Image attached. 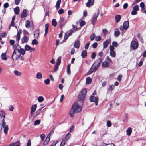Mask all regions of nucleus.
<instances>
[{
  "label": "nucleus",
  "instance_id": "obj_1",
  "mask_svg": "<svg viewBox=\"0 0 146 146\" xmlns=\"http://www.w3.org/2000/svg\"><path fill=\"white\" fill-rule=\"evenodd\" d=\"M82 109V107L80 106L77 103H74L72 106L71 110L70 112V115L71 117H72L74 115L75 113H78Z\"/></svg>",
  "mask_w": 146,
  "mask_h": 146
},
{
  "label": "nucleus",
  "instance_id": "obj_2",
  "mask_svg": "<svg viewBox=\"0 0 146 146\" xmlns=\"http://www.w3.org/2000/svg\"><path fill=\"white\" fill-rule=\"evenodd\" d=\"M101 62L102 60L100 58H98L95 61L90 68V70H91V72H93L96 70Z\"/></svg>",
  "mask_w": 146,
  "mask_h": 146
},
{
  "label": "nucleus",
  "instance_id": "obj_3",
  "mask_svg": "<svg viewBox=\"0 0 146 146\" xmlns=\"http://www.w3.org/2000/svg\"><path fill=\"white\" fill-rule=\"evenodd\" d=\"M87 90L85 89H83L80 92L78 96V99L80 101H83L84 100L86 96Z\"/></svg>",
  "mask_w": 146,
  "mask_h": 146
},
{
  "label": "nucleus",
  "instance_id": "obj_4",
  "mask_svg": "<svg viewBox=\"0 0 146 146\" xmlns=\"http://www.w3.org/2000/svg\"><path fill=\"white\" fill-rule=\"evenodd\" d=\"M72 26L73 29H71L70 31H68L65 34L64 36V39L65 40H66L68 38L69 36L71 35L72 33L75 32L77 29V28L76 27H75L73 25H72Z\"/></svg>",
  "mask_w": 146,
  "mask_h": 146
},
{
  "label": "nucleus",
  "instance_id": "obj_5",
  "mask_svg": "<svg viewBox=\"0 0 146 146\" xmlns=\"http://www.w3.org/2000/svg\"><path fill=\"white\" fill-rule=\"evenodd\" d=\"M129 22L127 21L123 23V26H121L120 27L119 29L121 31H123L124 30H126L129 28Z\"/></svg>",
  "mask_w": 146,
  "mask_h": 146
},
{
  "label": "nucleus",
  "instance_id": "obj_6",
  "mask_svg": "<svg viewBox=\"0 0 146 146\" xmlns=\"http://www.w3.org/2000/svg\"><path fill=\"white\" fill-rule=\"evenodd\" d=\"M139 46L138 42L135 41H132L131 43V47L133 50H136L137 48Z\"/></svg>",
  "mask_w": 146,
  "mask_h": 146
},
{
  "label": "nucleus",
  "instance_id": "obj_7",
  "mask_svg": "<svg viewBox=\"0 0 146 146\" xmlns=\"http://www.w3.org/2000/svg\"><path fill=\"white\" fill-rule=\"evenodd\" d=\"M99 14V10H98L97 11V12L96 13H95L93 15L92 18V22L93 24L94 25L96 21L97 18Z\"/></svg>",
  "mask_w": 146,
  "mask_h": 146
},
{
  "label": "nucleus",
  "instance_id": "obj_8",
  "mask_svg": "<svg viewBox=\"0 0 146 146\" xmlns=\"http://www.w3.org/2000/svg\"><path fill=\"white\" fill-rule=\"evenodd\" d=\"M90 101L91 102H94L96 106H97L98 105V97L92 96L90 97Z\"/></svg>",
  "mask_w": 146,
  "mask_h": 146
},
{
  "label": "nucleus",
  "instance_id": "obj_9",
  "mask_svg": "<svg viewBox=\"0 0 146 146\" xmlns=\"http://www.w3.org/2000/svg\"><path fill=\"white\" fill-rule=\"evenodd\" d=\"M17 50V48H15L14 49V50L13 52V54L12 56V58L13 60H16L19 58V55H17L16 52Z\"/></svg>",
  "mask_w": 146,
  "mask_h": 146
},
{
  "label": "nucleus",
  "instance_id": "obj_10",
  "mask_svg": "<svg viewBox=\"0 0 146 146\" xmlns=\"http://www.w3.org/2000/svg\"><path fill=\"white\" fill-rule=\"evenodd\" d=\"M2 127L4 128V133L5 134H7L9 128L8 126L5 125V123L4 121H3L2 122Z\"/></svg>",
  "mask_w": 146,
  "mask_h": 146
},
{
  "label": "nucleus",
  "instance_id": "obj_11",
  "mask_svg": "<svg viewBox=\"0 0 146 146\" xmlns=\"http://www.w3.org/2000/svg\"><path fill=\"white\" fill-rule=\"evenodd\" d=\"M25 48L26 51H30V52H31L32 51H35L36 50L35 48L31 47L28 45H26Z\"/></svg>",
  "mask_w": 146,
  "mask_h": 146
},
{
  "label": "nucleus",
  "instance_id": "obj_12",
  "mask_svg": "<svg viewBox=\"0 0 146 146\" xmlns=\"http://www.w3.org/2000/svg\"><path fill=\"white\" fill-rule=\"evenodd\" d=\"M111 40L110 39H108L106 41L103 42V48L104 49L106 48L108 46L109 43H110Z\"/></svg>",
  "mask_w": 146,
  "mask_h": 146
},
{
  "label": "nucleus",
  "instance_id": "obj_13",
  "mask_svg": "<svg viewBox=\"0 0 146 146\" xmlns=\"http://www.w3.org/2000/svg\"><path fill=\"white\" fill-rule=\"evenodd\" d=\"M5 114L3 111H0V120H2L3 121L4 120Z\"/></svg>",
  "mask_w": 146,
  "mask_h": 146
},
{
  "label": "nucleus",
  "instance_id": "obj_14",
  "mask_svg": "<svg viewBox=\"0 0 146 146\" xmlns=\"http://www.w3.org/2000/svg\"><path fill=\"white\" fill-rule=\"evenodd\" d=\"M94 0H88V2L86 3V5L88 7H90V6L93 5Z\"/></svg>",
  "mask_w": 146,
  "mask_h": 146
},
{
  "label": "nucleus",
  "instance_id": "obj_15",
  "mask_svg": "<svg viewBox=\"0 0 146 146\" xmlns=\"http://www.w3.org/2000/svg\"><path fill=\"white\" fill-rule=\"evenodd\" d=\"M37 106L36 104H34L32 106L30 111V114L31 115H32L33 113L36 111L37 108Z\"/></svg>",
  "mask_w": 146,
  "mask_h": 146
},
{
  "label": "nucleus",
  "instance_id": "obj_16",
  "mask_svg": "<svg viewBox=\"0 0 146 146\" xmlns=\"http://www.w3.org/2000/svg\"><path fill=\"white\" fill-rule=\"evenodd\" d=\"M17 50L18 51V52L20 53L22 55H24L25 52V50L21 48H20V49H17Z\"/></svg>",
  "mask_w": 146,
  "mask_h": 146
},
{
  "label": "nucleus",
  "instance_id": "obj_17",
  "mask_svg": "<svg viewBox=\"0 0 146 146\" xmlns=\"http://www.w3.org/2000/svg\"><path fill=\"white\" fill-rule=\"evenodd\" d=\"M29 40V37L26 36H24L21 38V41L22 43L23 44L24 43H27Z\"/></svg>",
  "mask_w": 146,
  "mask_h": 146
},
{
  "label": "nucleus",
  "instance_id": "obj_18",
  "mask_svg": "<svg viewBox=\"0 0 146 146\" xmlns=\"http://www.w3.org/2000/svg\"><path fill=\"white\" fill-rule=\"evenodd\" d=\"M39 31L38 29H37L35 30L34 33V37L35 38H37L39 36Z\"/></svg>",
  "mask_w": 146,
  "mask_h": 146
},
{
  "label": "nucleus",
  "instance_id": "obj_19",
  "mask_svg": "<svg viewBox=\"0 0 146 146\" xmlns=\"http://www.w3.org/2000/svg\"><path fill=\"white\" fill-rule=\"evenodd\" d=\"M120 34V32L118 29H116L114 31V36L115 37H118Z\"/></svg>",
  "mask_w": 146,
  "mask_h": 146
},
{
  "label": "nucleus",
  "instance_id": "obj_20",
  "mask_svg": "<svg viewBox=\"0 0 146 146\" xmlns=\"http://www.w3.org/2000/svg\"><path fill=\"white\" fill-rule=\"evenodd\" d=\"M27 10L26 9H24L23 11V12L21 14V17L22 18H24L26 17L27 16Z\"/></svg>",
  "mask_w": 146,
  "mask_h": 146
},
{
  "label": "nucleus",
  "instance_id": "obj_21",
  "mask_svg": "<svg viewBox=\"0 0 146 146\" xmlns=\"http://www.w3.org/2000/svg\"><path fill=\"white\" fill-rule=\"evenodd\" d=\"M115 18L116 22L118 23L120 21L121 18V16L120 15H117L115 16Z\"/></svg>",
  "mask_w": 146,
  "mask_h": 146
},
{
  "label": "nucleus",
  "instance_id": "obj_22",
  "mask_svg": "<svg viewBox=\"0 0 146 146\" xmlns=\"http://www.w3.org/2000/svg\"><path fill=\"white\" fill-rule=\"evenodd\" d=\"M64 19L63 17H62L60 18V20L59 21V23L61 25V28L63 25L64 24Z\"/></svg>",
  "mask_w": 146,
  "mask_h": 146
},
{
  "label": "nucleus",
  "instance_id": "obj_23",
  "mask_svg": "<svg viewBox=\"0 0 146 146\" xmlns=\"http://www.w3.org/2000/svg\"><path fill=\"white\" fill-rule=\"evenodd\" d=\"M7 52V50H6L5 53H3L1 55V58L3 60H6L7 59V58L6 56V53Z\"/></svg>",
  "mask_w": 146,
  "mask_h": 146
},
{
  "label": "nucleus",
  "instance_id": "obj_24",
  "mask_svg": "<svg viewBox=\"0 0 146 146\" xmlns=\"http://www.w3.org/2000/svg\"><path fill=\"white\" fill-rule=\"evenodd\" d=\"M80 45V43L79 41H77L74 44V47L77 49L78 48Z\"/></svg>",
  "mask_w": 146,
  "mask_h": 146
},
{
  "label": "nucleus",
  "instance_id": "obj_25",
  "mask_svg": "<svg viewBox=\"0 0 146 146\" xmlns=\"http://www.w3.org/2000/svg\"><path fill=\"white\" fill-rule=\"evenodd\" d=\"M50 140V138L48 137H47L44 142V143L43 144V145L44 146L45 145H47L48 142Z\"/></svg>",
  "mask_w": 146,
  "mask_h": 146
},
{
  "label": "nucleus",
  "instance_id": "obj_26",
  "mask_svg": "<svg viewBox=\"0 0 146 146\" xmlns=\"http://www.w3.org/2000/svg\"><path fill=\"white\" fill-rule=\"evenodd\" d=\"M132 132V129L131 127L129 128L126 131L127 135L129 136Z\"/></svg>",
  "mask_w": 146,
  "mask_h": 146
},
{
  "label": "nucleus",
  "instance_id": "obj_27",
  "mask_svg": "<svg viewBox=\"0 0 146 146\" xmlns=\"http://www.w3.org/2000/svg\"><path fill=\"white\" fill-rule=\"evenodd\" d=\"M36 77L37 79H41L42 77V73L40 72H37L36 74Z\"/></svg>",
  "mask_w": 146,
  "mask_h": 146
},
{
  "label": "nucleus",
  "instance_id": "obj_28",
  "mask_svg": "<svg viewBox=\"0 0 146 146\" xmlns=\"http://www.w3.org/2000/svg\"><path fill=\"white\" fill-rule=\"evenodd\" d=\"M14 10L15 13L17 15L19 14L20 9L19 7L18 6L16 8L14 9Z\"/></svg>",
  "mask_w": 146,
  "mask_h": 146
},
{
  "label": "nucleus",
  "instance_id": "obj_29",
  "mask_svg": "<svg viewBox=\"0 0 146 146\" xmlns=\"http://www.w3.org/2000/svg\"><path fill=\"white\" fill-rule=\"evenodd\" d=\"M61 3V0H58L56 2V7L57 10L60 7V5Z\"/></svg>",
  "mask_w": 146,
  "mask_h": 146
},
{
  "label": "nucleus",
  "instance_id": "obj_30",
  "mask_svg": "<svg viewBox=\"0 0 146 146\" xmlns=\"http://www.w3.org/2000/svg\"><path fill=\"white\" fill-rule=\"evenodd\" d=\"M21 33V31H18L17 33L16 39L17 41H18V42H19V41L20 39Z\"/></svg>",
  "mask_w": 146,
  "mask_h": 146
},
{
  "label": "nucleus",
  "instance_id": "obj_31",
  "mask_svg": "<svg viewBox=\"0 0 146 146\" xmlns=\"http://www.w3.org/2000/svg\"><path fill=\"white\" fill-rule=\"evenodd\" d=\"M109 66V62L106 61H104L103 62L102 64V66L104 67H108Z\"/></svg>",
  "mask_w": 146,
  "mask_h": 146
},
{
  "label": "nucleus",
  "instance_id": "obj_32",
  "mask_svg": "<svg viewBox=\"0 0 146 146\" xmlns=\"http://www.w3.org/2000/svg\"><path fill=\"white\" fill-rule=\"evenodd\" d=\"M81 56L82 58H85L87 55V52L86 50H83L81 53Z\"/></svg>",
  "mask_w": 146,
  "mask_h": 146
},
{
  "label": "nucleus",
  "instance_id": "obj_33",
  "mask_svg": "<svg viewBox=\"0 0 146 146\" xmlns=\"http://www.w3.org/2000/svg\"><path fill=\"white\" fill-rule=\"evenodd\" d=\"M37 100L39 102L41 103L44 101V98L42 96H40L38 97Z\"/></svg>",
  "mask_w": 146,
  "mask_h": 146
},
{
  "label": "nucleus",
  "instance_id": "obj_34",
  "mask_svg": "<svg viewBox=\"0 0 146 146\" xmlns=\"http://www.w3.org/2000/svg\"><path fill=\"white\" fill-rule=\"evenodd\" d=\"M19 141H17L14 143H12L9 145V146H19Z\"/></svg>",
  "mask_w": 146,
  "mask_h": 146
},
{
  "label": "nucleus",
  "instance_id": "obj_35",
  "mask_svg": "<svg viewBox=\"0 0 146 146\" xmlns=\"http://www.w3.org/2000/svg\"><path fill=\"white\" fill-rule=\"evenodd\" d=\"M91 82V79L89 77H88L86 78V83L88 84H89Z\"/></svg>",
  "mask_w": 146,
  "mask_h": 146
},
{
  "label": "nucleus",
  "instance_id": "obj_36",
  "mask_svg": "<svg viewBox=\"0 0 146 146\" xmlns=\"http://www.w3.org/2000/svg\"><path fill=\"white\" fill-rule=\"evenodd\" d=\"M70 65L68 64L67 67V72L68 74H70Z\"/></svg>",
  "mask_w": 146,
  "mask_h": 146
},
{
  "label": "nucleus",
  "instance_id": "obj_37",
  "mask_svg": "<svg viewBox=\"0 0 146 146\" xmlns=\"http://www.w3.org/2000/svg\"><path fill=\"white\" fill-rule=\"evenodd\" d=\"M71 136V134L70 133H68L66 135L65 138L66 141H67L69 139L70 137Z\"/></svg>",
  "mask_w": 146,
  "mask_h": 146
},
{
  "label": "nucleus",
  "instance_id": "obj_38",
  "mask_svg": "<svg viewBox=\"0 0 146 146\" xmlns=\"http://www.w3.org/2000/svg\"><path fill=\"white\" fill-rule=\"evenodd\" d=\"M31 44H32L33 45H37L38 44V42L36 39H34L32 41Z\"/></svg>",
  "mask_w": 146,
  "mask_h": 146
},
{
  "label": "nucleus",
  "instance_id": "obj_39",
  "mask_svg": "<svg viewBox=\"0 0 146 146\" xmlns=\"http://www.w3.org/2000/svg\"><path fill=\"white\" fill-rule=\"evenodd\" d=\"M25 26L27 28H29L30 27V22L29 20H27L25 22Z\"/></svg>",
  "mask_w": 146,
  "mask_h": 146
},
{
  "label": "nucleus",
  "instance_id": "obj_40",
  "mask_svg": "<svg viewBox=\"0 0 146 146\" xmlns=\"http://www.w3.org/2000/svg\"><path fill=\"white\" fill-rule=\"evenodd\" d=\"M52 24L54 27H55L57 25V22L56 20L55 19H53L52 21Z\"/></svg>",
  "mask_w": 146,
  "mask_h": 146
},
{
  "label": "nucleus",
  "instance_id": "obj_41",
  "mask_svg": "<svg viewBox=\"0 0 146 146\" xmlns=\"http://www.w3.org/2000/svg\"><path fill=\"white\" fill-rule=\"evenodd\" d=\"M14 73L16 75L19 76H20L21 74V72L17 70H15L14 71Z\"/></svg>",
  "mask_w": 146,
  "mask_h": 146
},
{
  "label": "nucleus",
  "instance_id": "obj_42",
  "mask_svg": "<svg viewBox=\"0 0 146 146\" xmlns=\"http://www.w3.org/2000/svg\"><path fill=\"white\" fill-rule=\"evenodd\" d=\"M110 56L112 57H114L116 55V54L114 51L110 52Z\"/></svg>",
  "mask_w": 146,
  "mask_h": 146
},
{
  "label": "nucleus",
  "instance_id": "obj_43",
  "mask_svg": "<svg viewBox=\"0 0 146 146\" xmlns=\"http://www.w3.org/2000/svg\"><path fill=\"white\" fill-rule=\"evenodd\" d=\"M133 10L138 11L139 10V6L138 5H136L133 7Z\"/></svg>",
  "mask_w": 146,
  "mask_h": 146
},
{
  "label": "nucleus",
  "instance_id": "obj_44",
  "mask_svg": "<svg viewBox=\"0 0 146 146\" xmlns=\"http://www.w3.org/2000/svg\"><path fill=\"white\" fill-rule=\"evenodd\" d=\"M42 108H40L36 112V116L38 115L40 113L42 112Z\"/></svg>",
  "mask_w": 146,
  "mask_h": 146
},
{
  "label": "nucleus",
  "instance_id": "obj_45",
  "mask_svg": "<svg viewBox=\"0 0 146 146\" xmlns=\"http://www.w3.org/2000/svg\"><path fill=\"white\" fill-rule=\"evenodd\" d=\"M66 141L65 140V139H63L62 141L60 146H64L65 144Z\"/></svg>",
  "mask_w": 146,
  "mask_h": 146
},
{
  "label": "nucleus",
  "instance_id": "obj_46",
  "mask_svg": "<svg viewBox=\"0 0 146 146\" xmlns=\"http://www.w3.org/2000/svg\"><path fill=\"white\" fill-rule=\"evenodd\" d=\"M102 146H115V145L113 143L106 144L104 143H103L102 144Z\"/></svg>",
  "mask_w": 146,
  "mask_h": 146
},
{
  "label": "nucleus",
  "instance_id": "obj_47",
  "mask_svg": "<svg viewBox=\"0 0 146 146\" xmlns=\"http://www.w3.org/2000/svg\"><path fill=\"white\" fill-rule=\"evenodd\" d=\"M40 123V120H37L35 121L34 123L35 125H39Z\"/></svg>",
  "mask_w": 146,
  "mask_h": 146
},
{
  "label": "nucleus",
  "instance_id": "obj_48",
  "mask_svg": "<svg viewBox=\"0 0 146 146\" xmlns=\"http://www.w3.org/2000/svg\"><path fill=\"white\" fill-rule=\"evenodd\" d=\"M96 36L94 33H93L90 36V40L91 41L93 40Z\"/></svg>",
  "mask_w": 146,
  "mask_h": 146
},
{
  "label": "nucleus",
  "instance_id": "obj_49",
  "mask_svg": "<svg viewBox=\"0 0 146 146\" xmlns=\"http://www.w3.org/2000/svg\"><path fill=\"white\" fill-rule=\"evenodd\" d=\"M111 122L109 121L108 120L107 122V126L108 127H110L111 126Z\"/></svg>",
  "mask_w": 146,
  "mask_h": 146
},
{
  "label": "nucleus",
  "instance_id": "obj_50",
  "mask_svg": "<svg viewBox=\"0 0 146 146\" xmlns=\"http://www.w3.org/2000/svg\"><path fill=\"white\" fill-rule=\"evenodd\" d=\"M106 59L107 61L108 62L110 63H112L113 62L112 60L109 56H107Z\"/></svg>",
  "mask_w": 146,
  "mask_h": 146
},
{
  "label": "nucleus",
  "instance_id": "obj_51",
  "mask_svg": "<svg viewBox=\"0 0 146 146\" xmlns=\"http://www.w3.org/2000/svg\"><path fill=\"white\" fill-rule=\"evenodd\" d=\"M140 7L142 8V9H145V8H144L145 5L144 3L143 2H141L140 3Z\"/></svg>",
  "mask_w": 146,
  "mask_h": 146
},
{
  "label": "nucleus",
  "instance_id": "obj_52",
  "mask_svg": "<svg viewBox=\"0 0 146 146\" xmlns=\"http://www.w3.org/2000/svg\"><path fill=\"white\" fill-rule=\"evenodd\" d=\"M115 88V86L113 85H111L108 88V90L110 91H112Z\"/></svg>",
  "mask_w": 146,
  "mask_h": 146
},
{
  "label": "nucleus",
  "instance_id": "obj_53",
  "mask_svg": "<svg viewBox=\"0 0 146 146\" xmlns=\"http://www.w3.org/2000/svg\"><path fill=\"white\" fill-rule=\"evenodd\" d=\"M112 46L117 47L118 45V43L116 41H113L112 43Z\"/></svg>",
  "mask_w": 146,
  "mask_h": 146
},
{
  "label": "nucleus",
  "instance_id": "obj_54",
  "mask_svg": "<svg viewBox=\"0 0 146 146\" xmlns=\"http://www.w3.org/2000/svg\"><path fill=\"white\" fill-rule=\"evenodd\" d=\"M9 108L10 111H13L14 109L13 106L12 105H10L9 107Z\"/></svg>",
  "mask_w": 146,
  "mask_h": 146
},
{
  "label": "nucleus",
  "instance_id": "obj_55",
  "mask_svg": "<svg viewBox=\"0 0 146 146\" xmlns=\"http://www.w3.org/2000/svg\"><path fill=\"white\" fill-rule=\"evenodd\" d=\"M58 142V141L57 140L55 141L52 143L50 146H55Z\"/></svg>",
  "mask_w": 146,
  "mask_h": 146
},
{
  "label": "nucleus",
  "instance_id": "obj_56",
  "mask_svg": "<svg viewBox=\"0 0 146 146\" xmlns=\"http://www.w3.org/2000/svg\"><path fill=\"white\" fill-rule=\"evenodd\" d=\"M64 12V10L63 9H60L58 10V13L59 14H62Z\"/></svg>",
  "mask_w": 146,
  "mask_h": 146
},
{
  "label": "nucleus",
  "instance_id": "obj_57",
  "mask_svg": "<svg viewBox=\"0 0 146 146\" xmlns=\"http://www.w3.org/2000/svg\"><path fill=\"white\" fill-rule=\"evenodd\" d=\"M61 59L60 58H58L57 59V61L56 63V64H57V65H59L61 63Z\"/></svg>",
  "mask_w": 146,
  "mask_h": 146
},
{
  "label": "nucleus",
  "instance_id": "obj_58",
  "mask_svg": "<svg viewBox=\"0 0 146 146\" xmlns=\"http://www.w3.org/2000/svg\"><path fill=\"white\" fill-rule=\"evenodd\" d=\"M44 83L46 85H48L50 83V80L48 78L46 80H44Z\"/></svg>",
  "mask_w": 146,
  "mask_h": 146
},
{
  "label": "nucleus",
  "instance_id": "obj_59",
  "mask_svg": "<svg viewBox=\"0 0 146 146\" xmlns=\"http://www.w3.org/2000/svg\"><path fill=\"white\" fill-rule=\"evenodd\" d=\"M7 34L6 33L3 32L0 34V35L2 37H5L6 36Z\"/></svg>",
  "mask_w": 146,
  "mask_h": 146
},
{
  "label": "nucleus",
  "instance_id": "obj_60",
  "mask_svg": "<svg viewBox=\"0 0 146 146\" xmlns=\"http://www.w3.org/2000/svg\"><path fill=\"white\" fill-rule=\"evenodd\" d=\"M45 31L48 32L49 27V25L48 24H46L45 25Z\"/></svg>",
  "mask_w": 146,
  "mask_h": 146
},
{
  "label": "nucleus",
  "instance_id": "obj_61",
  "mask_svg": "<svg viewBox=\"0 0 146 146\" xmlns=\"http://www.w3.org/2000/svg\"><path fill=\"white\" fill-rule=\"evenodd\" d=\"M101 39V37L100 36H97L96 37L95 40L96 41H99Z\"/></svg>",
  "mask_w": 146,
  "mask_h": 146
},
{
  "label": "nucleus",
  "instance_id": "obj_62",
  "mask_svg": "<svg viewBox=\"0 0 146 146\" xmlns=\"http://www.w3.org/2000/svg\"><path fill=\"white\" fill-rule=\"evenodd\" d=\"M9 42L10 44L12 46H13L15 43V41L14 40H10L9 41Z\"/></svg>",
  "mask_w": 146,
  "mask_h": 146
},
{
  "label": "nucleus",
  "instance_id": "obj_63",
  "mask_svg": "<svg viewBox=\"0 0 146 146\" xmlns=\"http://www.w3.org/2000/svg\"><path fill=\"white\" fill-rule=\"evenodd\" d=\"M122 76L120 74L119 75L117 78V80L119 81H120L121 80Z\"/></svg>",
  "mask_w": 146,
  "mask_h": 146
},
{
  "label": "nucleus",
  "instance_id": "obj_64",
  "mask_svg": "<svg viewBox=\"0 0 146 146\" xmlns=\"http://www.w3.org/2000/svg\"><path fill=\"white\" fill-rule=\"evenodd\" d=\"M137 12L136 11L133 10L131 12V14L132 15H135L137 14Z\"/></svg>",
  "mask_w": 146,
  "mask_h": 146
}]
</instances>
